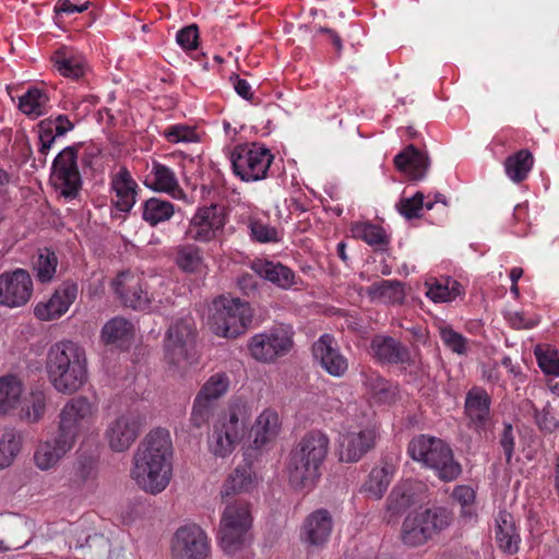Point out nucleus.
<instances>
[{
  "instance_id": "24",
  "label": "nucleus",
  "mask_w": 559,
  "mask_h": 559,
  "mask_svg": "<svg viewBox=\"0 0 559 559\" xmlns=\"http://www.w3.org/2000/svg\"><path fill=\"white\" fill-rule=\"evenodd\" d=\"M78 297V285L74 282H63L47 302L35 307V316L43 321H50L63 316Z\"/></svg>"
},
{
  "instance_id": "52",
  "label": "nucleus",
  "mask_w": 559,
  "mask_h": 559,
  "mask_svg": "<svg viewBox=\"0 0 559 559\" xmlns=\"http://www.w3.org/2000/svg\"><path fill=\"white\" fill-rule=\"evenodd\" d=\"M57 265L58 259L55 252L49 249L41 250L34 262V270L38 281L41 283L50 282L56 273Z\"/></svg>"
},
{
  "instance_id": "49",
  "label": "nucleus",
  "mask_w": 559,
  "mask_h": 559,
  "mask_svg": "<svg viewBox=\"0 0 559 559\" xmlns=\"http://www.w3.org/2000/svg\"><path fill=\"white\" fill-rule=\"evenodd\" d=\"M425 195L423 192H416L413 197H402L395 204L397 212L406 219L418 218L421 216L424 207L431 210L433 202L424 203Z\"/></svg>"
},
{
  "instance_id": "2",
  "label": "nucleus",
  "mask_w": 559,
  "mask_h": 559,
  "mask_svg": "<svg viewBox=\"0 0 559 559\" xmlns=\"http://www.w3.org/2000/svg\"><path fill=\"white\" fill-rule=\"evenodd\" d=\"M46 370L56 391L73 394L87 381L85 350L72 341L53 344L47 354Z\"/></svg>"
},
{
  "instance_id": "1",
  "label": "nucleus",
  "mask_w": 559,
  "mask_h": 559,
  "mask_svg": "<svg viewBox=\"0 0 559 559\" xmlns=\"http://www.w3.org/2000/svg\"><path fill=\"white\" fill-rule=\"evenodd\" d=\"M173 442L167 429L151 430L133 454L131 478L142 489H166L171 479Z\"/></svg>"
},
{
  "instance_id": "47",
  "label": "nucleus",
  "mask_w": 559,
  "mask_h": 559,
  "mask_svg": "<svg viewBox=\"0 0 559 559\" xmlns=\"http://www.w3.org/2000/svg\"><path fill=\"white\" fill-rule=\"evenodd\" d=\"M48 96L39 88H29L20 97L19 108L27 116L39 117L45 114Z\"/></svg>"
},
{
  "instance_id": "31",
  "label": "nucleus",
  "mask_w": 559,
  "mask_h": 559,
  "mask_svg": "<svg viewBox=\"0 0 559 559\" xmlns=\"http://www.w3.org/2000/svg\"><path fill=\"white\" fill-rule=\"evenodd\" d=\"M332 532V519L324 509L312 512L305 521L302 536L313 546H322L328 542Z\"/></svg>"
},
{
  "instance_id": "29",
  "label": "nucleus",
  "mask_w": 559,
  "mask_h": 559,
  "mask_svg": "<svg viewBox=\"0 0 559 559\" xmlns=\"http://www.w3.org/2000/svg\"><path fill=\"white\" fill-rule=\"evenodd\" d=\"M394 164L409 179L420 180L428 171L429 158L425 153L411 144L394 157Z\"/></svg>"
},
{
  "instance_id": "59",
  "label": "nucleus",
  "mask_w": 559,
  "mask_h": 559,
  "mask_svg": "<svg viewBox=\"0 0 559 559\" xmlns=\"http://www.w3.org/2000/svg\"><path fill=\"white\" fill-rule=\"evenodd\" d=\"M535 356L539 368L547 374L559 376V358L557 353L551 349H543L542 346L535 348Z\"/></svg>"
},
{
  "instance_id": "51",
  "label": "nucleus",
  "mask_w": 559,
  "mask_h": 559,
  "mask_svg": "<svg viewBox=\"0 0 559 559\" xmlns=\"http://www.w3.org/2000/svg\"><path fill=\"white\" fill-rule=\"evenodd\" d=\"M525 405L534 417L535 424L540 431L551 433L559 428V420L552 414V408L547 403L542 409H538L531 401H526Z\"/></svg>"
},
{
  "instance_id": "11",
  "label": "nucleus",
  "mask_w": 559,
  "mask_h": 559,
  "mask_svg": "<svg viewBox=\"0 0 559 559\" xmlns=\"http://www.w3.org/2000/svg\"><path fill=\"white\" fill-rule=\"evenodd\" d=\"M97 417L95 402L82 395L72 397L60 409L57 433L74 445L81 435L94 427Z\"/></svg>"
},
{
  "instance_id": "46",
  "label": "nucleus",
  "mask_w": 559,
  "mask_h": 559,
  "mask_svg": "<svg viewBox=\"0 0 559 559\" xmlns=\"http://www.w3.org/2000/svg\"><path fill=\"white\" fill-rule=\"evenodd\" d=\"M22 447L21 435L13 430L7 429L0 437V469L12 464L15 456L20 453Z\"/></svg>"
},
{
  "instance_id": "14",
  "label": "nucleus",
  "mask_w": 559,
  "mask_h": 559,
  "mask_svg": "<svg viewBox=\"0 0 559 559\" xmlns=\"http://www.w3.org/2000/svg\"><path fill=\"white\" fill-rule=\"evenodd\" d=\"M290 326L277 325L253 335L248 344L251 356L262 362H273L286 356L294 346Z\"/></svg>"
},
{
  "instance_id": "39",
  "label": "nucleus",
  "mask_w": 559,
  "mask_h": 559,
  "mask_svg": "<svg viewBox=\"0 0 559 559\" xmlns=\"http://www.w3.org/2000/svg\"><path fill=\"white\" fill-rule=\"evenodd\" d=\"M426 296L433 302H449L464 293L463 286L451 277L426 282Z\"/></svg>"
},
{
  "instance_id": "19",
  "label": "nucleus",
  "mask_w": 559,
  "mask_h": 559,
  "mask_svg": "<svg viewBox=\"0 0 559 559\" xmlns=\"http://www.w3.org/2000/svg\"><path fill=\"white\" fill-rule=\"evenodd\" d=\"M491 397L480 386H473L465 395L464 417L466 427L477 435L488 430L491 425Z\"/></svg>"
},
{
  "instance_id": "41",
  "label": "nucleus",
  "mask_w": 559,
  "mask_h": 559,
  "mask_svg": "<svg viewBox=\"0 0 559 559\" xmlns=\"http://www.w3.org/2000/svg\"><path fill=\"white\" fill-rule=\"evenodd\" d=\"M369 295L388 304H402L405 298L403 284L396 280H382L369 287Z\"/></svg>"
},
{
  "instance_id": "33",
  "label": "nucleus",
  "mask_w": 559,
  "mask_h": 559,
  "mask_svg": "<svg viewBox=\"0 0 559 559\" xmlns=\"http://www.w3.org/2000/svg\"><path fill=\"white\" fill-rule=\"evenodd\" d=\"M362 383L369 397L377 404L390 405L396 399V386L376 371L362 373Z\"/></svg>"
},
{
  "instance_id": "12",
  "label": "nucleus",
  "mask_w": 559,
  "mask_h": 559,
  "mask_svg": "<svg viewBox=\"0 0 559 559\" xmlns=\"http://www.w3.org/2000/svg\"><path fill=\"white\" fill-rule=\"evenodd\" d=\"M273 159L271 151L258 143L238 145L230 154L234 174L247 182L266 178Z\"/></svg>"
},
{
  "instance_id": "20",
  "label": "nucleus",
  "mask_w": 559,
  "mask_h": 559,
  "mask_svg": "<svg viewBox=\"0 0 559 559\" xmlns=\"http://www.w3.org/2000/svg\"><path fill=\"white\" fill-rule=\"evenodd\" d=\"M33 282L27 271L17 269L0 275V305L24 306L32 297Z\"/></svg>"
},
{
  "instance_id": "28",
  "label": "nucleus",
  "mask_w": 559,
  "mask_h": 559,
  "mask_svg": "<svg viewBox=\"0 0 559 559\" xmlns=\"http://www.w3.org/2000/svg\"><path fill=\"white\" fill-rule=\"evenodd\" d=\"M251 270L265 281L282 289H289L298 284V277L288 266L266 259H254Z\"/></svg>"
},
{
  "instance_id": "45",
  "label": "nucleus",
  "mask_w": 559,
  "mask_h": 559,
  "mask_svg": "<svg viewBox=\"0 0 559 559\" xmlns=\"http://www.w3.org/2000/svg\"><path fill=\"white\" fill-rule=\"evenodd\" d=\"M229 384V377L225 372H217L205 381L197 395L217 405V401L227 393Z\"/></svg>"
},
{
  "instance_id": "30",
  "label": "nucleus",
  "mask_w": 559,
  "mask_h": 559,
  "mask_svg": "<svg viewBox=\"0 0 559 559\" xmlns=\"http://www.w3.org/2000/svg\"><path fill=\"white\" fill-rule=\"evenodd\" d=\"M72 448V443L57 433L52 441H45L37 445L34 452V463L41 471L50 469L55 467Z\"/></svg>"
},
{
  "instance_id": "13",
  "label": "nucleus",
  "mask_w": 559,
  "mask_h": 559,
  "mask_svg": "<svg viewBox=\"0 0 559 559\" xmlns=\"http://www.w3.org/2000/svg\"><path fill=\"white\" fill-rule=\"evenodd\" d=\"M146 426V416L136 408L117 414L106 426L104 438L111 451L121 453L129 450Z\"/></svg>"
},
{
  "instance_id": "21",
  "label": "nucleus",
  "mask_w": 559,
  "mask_h": 559,
  "mask_svg": "<svg viewBox=\"0 0 559 559\" xmlns=\"http://www.w3.org/2000/svg\"><path fill=\"white\" fill-rule=\"evenodd\" d=\"M112 285L123 305L134 310H144L155 300V296L148 294L143 280L129 271L121 272Z\"/></svg>"
},
{
  "instance_id": "57",
  "label": "nucleus",
  "mask_w": 559,
  "mask_h": 559,
  "mask_svg": "<svg viewBox=\"0 0 559 559\" xmlns=\"http://www.w3.org/2000/svg\"><path fill=\"white\" fill-rule=\"evenodd\" d=\"M163 135L170 143H189L199 140L194 128L181 123L167 127L163 131Z\"/></svg>"
},
{
  "instance_id": "64",
  "label": "nucleus",
  "mask_w": 559,
  "mask_h": 559,
  "mask_svg": "<svg viewBox=\"0 0 559 559\" xmlns=\"http://www.w3.org/2000/svg\"><path fill=\"white\" fill-rule=\"evenodd\" d=\"M454 493H459L456 499L462 506V515L472 518L475 514L472 507L476 498L475 491H454Z\"/></svg>"
},
{
  "instance_id": "9",
  "label": "nucleus",
  "mask_w": 559,
  "mask_h": 559,
  "mask_svg": "<svg viewBox=\"0 0 559 559\" xmlns=\"http://www.w3.org/2000/svg\"><path fill=\"white\" fill-rule=\"evenodd\" d=\"M452 520V513L443 507H431L411 513L402 525V540L412 547L423 545L445 530Z\"/></svg>"
},
{
  "instance_id": "56",
  "label": "nucleus",
  "mask_w": 559,
  "mask_h": 559,
  "mask_svg": "<svg viewBox=\"0 0 559 559\" xmlns=\"http://www.w3.org/2000/svg\"><path fill=\"white\" fill-rule=\"evenodd\" d=\"M395 475V467L392 464L384 463L371 469L366 489H386Z\"/></svg>"
},
{
  "instance_id": "7",
  "label": "nucleus",
  "mask_w": 559,
  "mask_h": 559,
  "mask_svg": "<svg viewBox=\"0 0 559 559\" xmlns=\"http://www.w3.org/2000/svg\"><path fill=\"white\" fill-rule=\"evenodd\" d=\"M411 457L435 471L443 481H452L462 473V467L454 460L452 449L440 438L428 435L414 437L407 447Z\"/></svg>"
},
{
  "instance_id": "63",
  "label": "nucleus",
  "mask_w": 559,
  "mask_h": 559,
  "mask_svg": "<svg viewBox=\"0 0 559 559\" xmlns=\"http://www.w3.org/2000/svg\"><path fill=\"white\" fill-rule=\"evenodd\" d=\"M506 319L508 320L509 324L513 329H532L537 324V321L531 318H525L522 312L513 311L508 312L506 316Z\"/></svg>"
},
{
  "instance_id": "36",
  "label": "nucleus",
  "mask_w": 559,
  "mask_h": 559,
  "mask_svg": "<svg viewBox=\"0 0 559 559\" xmlns=\"http://www.w3.org/2000/svg\"><path fill=\"white\" fill-rule=\"evenodd\" d=\"M46 409L47 394L45 391L36 389L31 391L28 396L24 399L19 417L27 424H36L44 418Z\"/></svg>"
},
{
  "instance_id": "37",
  "label": "nucleus",
  "mask_w": 559,
  "mask_h": 559,
  "mask_svg": "<svg viewBox=\"0 0 559 559\" xmlns=\"http://www.w3.org/2000/svg\"><path fill=\"white\" fill-rule=\"evenodd\" d=\"M533 165V154L528 150H520L506 158L504 171L510 180L520 183L526 179Z\"/></svg>"
},
{
  "instance_id": "34",
  "label": "nucleus",
  "mask_w": 559,
  "mask_h": 559,
  "mask_svg": "<svg viewBox=\"0 0 559 559\" xmlns=\"http://www.w3.org/2000/svg\"><path fill=\"white\" fill-rule=\"evenodd\" d=\"M496 540L500 549L510 555L519 550L520 535L516 533L513 516L507 511H500L496 519Z\"/></svg>"
},
{
  "instance_id": "3",
  "label": "nucleus",
  "mask_w": 559,
  "mask_h": 559,
  "mask_svg": "<svg viewBox=\"0 0 559 559\" xmlns=\"http://www.w3.org/2000/svg\"><path fill=\"white\" fill-rule=\"evenodd\" d=\"M329 449L330 439L322 431L311 430L305 433L289 453V484L296 488L314 487L321 477V468Z\"/></svg>"
},
{
  "instance_id": "10",
  "label": "nucleus",
  "mask_w": 559,
  "mask_h": 559,
  "mask_svg": "<svg viewBox=\"0 0 559 559\" xmlns=\"http://www.w3.org/2000/svg\"><path fill=\"white\" fill-rule=\"evenodd\" d=\"M251 319L249 304L239 298L221 296L213 302L210 325L217 336L235 338L245 333Z\"/></svg>"
},
{
  "instance_id": "42",
  "label": "nucleus",
  "mask_w": 559,
  "mask_h": 559,
  "mask_svg": "<svg viewBox=\"0 0 559 559\" xmlns=\"http://www.w3.org/2000/svg\"><path fill=\"white\" fill-rule=\"evenodd\" d=\"M133 325L122 317L109 320L102 329V340L105 344H119L132 337Z\"/></svg>"
},
{
  "instance_id": "22",
  "label": "nucleus",
  "mask_w": 559,
  "mask_h": 559,
  "mask_svg": "<svg viewBox=\"0 0 559 559\" xmlns=\"http://www.w3.org/2000/svg\"><path fill=\"white\" fill-rule=\"evenodd\" d=\"M376 440L377 430L374 427H368L358 432L342 433L338 438L340 460L346 463L358 462L374 447Z\"/></svg>"
},
{
  "instance_id": "60",
  "label": "nucleus",
  "mask_w": 559,
  "mask_h": 559,
  "mask_svg": "<svg viewBox=\"0 0 559 559\" xmlns=\"http://www.w3.org/2000/svg\"><path fill=\"white\" fill-rule=\"evenodd\" d=\"M177 44L185 50L195 49L199 40V28L195 24L181 28L176 35Z\"/></svg>"
},
{
  "instance_id": "50",
  "label": "nucleus",
  "mask_w": 559,
  "mask_h": 559,
  "mask_svg": "<svg viewBox=\"0 0 559 559\" xmlns=\"http://www.w3.org/2000/svg\"><path fill=\"white\" fill-rule=\"evenodd\" d=\"M176 264L183 272H197L202 264L201 250L193 245L178 247L176 253Z\"/></svg>"
},
{
  "instance_id": "53",
  "label": "nucleus",
  "mask_w": 559,
  "mask_h": 559,
  "mask_svg": "<svg viewBox=\"0 0 559 559\" xmlns=\"http://www.w3.org/2000/svg\"><path fill=\"white\" fill-rule=\"evenodd\" d=\"M248 228L250 231V238L253 241L261 243L280 241L277 229L259 218L250 217L248 221Z\"/></svg>"
},
{
  "instance_id": "35",
  "label": "nucleus",
  "mask_w": 559,
  "mask_h": 559,
  "mask_svg": "<svg viewBox=\"0 0 559 559\" xmlns=\"http://www.w3.org/2000/svg\"><path fill=\"white\" fill-rule=\"evenodd\" d=\"M51 60L57 71L62 76L78 80L84 74L85 68L83 58L75 55L67 47L56 50Z\"/></svg>"
},
{
  "instance_id": "54",
  "label": "nucleus",
  "mask_w": 559,
  "mask_h": 559,
  "mask_svg": "<svg viewBox=\"0 0 559 559\" xmlns=\"http://www.w3.org/2000/svg\"><path fill=\"white\" fill-rule=\"evenodd\" d=\"M414 491H391L386 498V512L393 516L401 515L416 504Z\"/></svg>"
},
{
  "instance_id": "61",
  "label": "nucleus",
  "mask_w": 559,
  "mask_h": 559,
  "mask_svg": "<svg viewBox=\"0 0 559 559\" xmlns=\"http://www.w3.org/2000/svg\"><path fill=\"white\" fill-rule=\"evenodd\" d=\"M499 444L503 450L507 462H510L515 448V432L510 423H503V429L499 435Z\"/></svg>"
},
{
  "instance_id": "48",
  "label": "nucleus",
  "mask_w": 559,
  "mask_h": 559,
  "mask_svg": "<svg viewBox=\"0 0 559 559\" xmlns=\"http://www.w3.org/2000/svg\"><path fill=\"white\" fill-rule=\"evenodd\" d=\"M99 479L97 463L94 460L84 459L79 461L73 476V483L76 486L99 487L104 485Z\"/></svg>"
},
{
  "instance_id": "40",
  "label": "nucleus",
  "mask_w": 559,
  "mask_h": 559,
  "mask_svg": "<svg viewBox=\"0 0 559 559\" xmlns=\"http://www.w3.org/2000/svg\"><path fill=\"white\" fill-rule=\"evenodd\" d=\"M174 214V204L159 198H151L142 204V218L152 227L169 221Z\"/></svg>"
},
{
  "instance_id": "18",
  "label": "nucleus",
  "mask_w": 559,
  "mask_h": 559,
  "mask_svg": "<svg viewBox=\"0 0 559 559\" xmlns=\"http://www.w3.org/2000/svg\"><path fill=\"white\" fill-rule=\"evenodd\" d=\"M226 224L223 206L211 204L198 209L186 230V237L198 242H209L216 238Z\"/></svg>"
},
{
  "instance_id": "43",
  "label": "nucleus",
  "mask_w": 559,
  "mask_h": 559,
  "mask_svg": "<svg viewBox=\"0 0 559 559\" xmlns=\"http://www.w3.org/2000/svg\"><path fill=\"white\" fill-rule=\"evenodd\" d=\"M354 236L361 239L377 250H384L390 243V237L385 230L371 223H359L353 228Z\"/></svg>"
},
{
  "instance_id": "38",
  "label": "nucleus",
  "mask_w": 559,
  "mask_h": 559,
  "mask_svg": "<svg viewBox=\"0 0 559 559\" xmlns=\"http://www.w3.org/2000/svg\"><path fill=\"white\" fill-rule=\"evenodd\" d=\"M23 393V385L15 376L0 378V416L15 409Z\"/></svg>"
},
{
  "instance_id": "62",
  "label": "nucleus",
  "mask_w": 559,
  "mask_h": 559,
  "mask_svg": "<svg viewBox=\"0 0 559 559\" xmlns=\"http://www.w3.org/2000/svg\"><path fill=\"white\" fill-rule=\"evenodd\" d=\"M56 135L52 133L51 128L44 129L41 128L39 133V148L38 153L43 157L39 158V162L45 165L46 164V156L48 155L49 150L51 148L52 144L56 141Z\"/></svg>"
},
{
  "instance_id": "27",
  "label": "nucleus",
  "mask_w": 559,
  "mask_h": 559,
  "mask_svg": "<svg viewBox=\"0 0 559 559\" xmlns=\"http://www.w3.org/2000/svg\"><path fill=\"white\" fill-rule=\"evenodd\" d=\"M370 348L374 358L382 364L407 365L414 364L409 349L391 336H376Z\"/></svg>"
},
{
  "instance_id": "44",
  "label": "nucleus",
  "mask_w": 559,
  "mask_h": 559,
  "mask_svg": "<svg viewBox=\"0 0 559 559\" xmlns=\"http://www.w3.org/2000/svg\"><path fill=\"white\" fill-rule=\"evenodd\" d=\"M261 485L260 478L252 469V465L248 462L239 464L227 477L225 489H248L255 488Z\"/></svg>"
},
{
  "instance_id": "32",
  "label": "nucleus",
  "mask_w": 559,
  "mask_h": 559,
  "mask_svg": "<svg viewBox=\"0 0 559 559\" xmlns=\"http://www.w3.org/2000/svg\"><path fill=\"white\" fill-rule=\"evenodd\" d=\"M148 180L147 186L155 191L168 193L178 200L185 198L174 170L158 162H153Z\"/></svg>"
},
{
  "instance_id": "26",
  "label": "nucleus",
  "mask_w": 559,
  "mask_h": 559,
  "mask_svg": "<svg viewBox=\"0 0 559 559\" xmlns=\"http://www.w3.org/2000/svg\"><path fill=\"white\" fill-rule=\"evenodd\" d=\"M282 431V420L276 409L265 408L255 418L251 430V447L262 450L273 444Z\"/></svg>"
},
{
  "instance_id": "58",
  "label": "nucleus",
  "mask_w": 559,
  "mask_h": 559,
  "mask_svg": "<svg viewBox=\"0 0 559 559\" xmlns=\"http://www.w3.org/2000/svg\"><path fill=\"white\" fill-rule=\"evenodd\" d=\"M440 337L443 344L457 355H465L467 353V340L451 326H441Z\"/></svg>"
},
{
  "instance_id": "17",
  "label": "nucleus",
  "mask_w": 559,
  "mask_h": 559,
  "mask_svg": "<svg viewBox=\"0 0 559 559\" xmlns=\"http://www.w3.org/2000/svg\"><path fill=\"white\" fill-rule=\"evenodd\" d=\"M51 179L60 194L74 199L82 186L78 167V150L74 146L63 148L53 159Z\"/></svg>"
},
{
  "instance_id": "25",
  "label": "nucleus",
  "mask_w": 559,
  "mask_h": 559,
  "mask_svg": "<svg viewBox=\"0 0 559 559\" xmlns=\"http://www.w3.org/2000/svg\"><path fill=\"white\" fill-rule=\"evenodd\" d=\"M312 353L316 360L331 376L341 378L348 369L347 358L336 347L334 338L329 334H323L313 344Z\"/></svg>"
},
{
  "instance_id": "5",
  "label": "nucleus",
  "mask_w": 559,
  "mask_h": 559,
  "mask_svg": "<svg viewBox=\"0 0 559 559\" xmlns=\"http://www.w3.org/2000/svg\"><path fill=\"white\" fill-rule=\"evenodd\" d=\"M249 418L250 408L245 402L239 400L230 403L213 424L207 439L209 450L215 456H228L243 439Z\"/></svg>"
},
{
  "instance_id": "6",
  "label": "nucleus",
  "mask_w": 559,
  "mask_h": 559,
  "mask_svg": "<svg viewBox=\"0 0 559 559\" xmlns=\"http://www.w3.org/2000/svg\"><path fill=\"white\" fill-rule=\"evenodd\" d=\"M249 418L250 408L245 402L239 400L230 403L213 424L207 439L209 450L215 456H228L243 439Z\"/></svg>"
},
{
  "instance_id": "23",
  "label": "nucleus",
  "mask_w": 559,
  "mask_h": 559,
  "mask_svg": "<svg viewBox=\"0 0 559 559\" xmlns=\"http://www.w3.org/2000/svg\"><path fill=\"white\" fill-rule=\"evenodd\" d=\"M138 183L126 167H120L111 176L110 189L114 193L111 198L112 215L118 216L117 212L129 213L136 202Z\"/></svg>"
},
{
  "instance_id": "16",
  "label": "nucleus",
  "mask_w": 559,
  "mask_h": 559,
  "mask_svg": "<svg viewBox=\"0 0 559 559\" xmlns=\"http://www.w3.org/2000/svg\"><path fill=\"white\" fill-rule=\"evenodd\" d=\"M170 559H211V544L203 528L197 524L178 527L170 543Z\"/></svg>"
},
{
  "instance_id": "4",
  "label": "nucleus",
  "mask_w": 559,
  "mask_h": 559,
  "mask_svg": "<svg viewBox=\"0 0 559 559\" xmlns=\"http://www.w3.org/2000/svg\"><path fill=\"white\" fill-rule=\"evenodd\" d=\"M249 418L250 408L245 402L239 400L230 403L213 424L207 439L209 450L215 456H228L243 439Z\"/></svg>"
},
{
  "instance_id": "8",
  "label": "nucleus",
  "mask_w": 559,
  "mask_h": 559,
  "mask_svg": "<svg viewBox=\"0 0 559 559\" xmlns=\"http://www.w3.org/2000/svg\"><path fill=\"white\" fill-rule=\"evenodd\" d=\"M251 525L249 502L236 499L226 506L218 531L219 545L226 555L233 556L245 547Z\"/></svg>"
},
{
  "instance_id": "15",
  "label": "nucleus",
  "mask_w": 559,
  "mask_h": 559,
  "mask_svg": "<svg viewBox=\"0 0 559 559\" xmlns=\"http://www.w3.org/2000/svg\"><path fill=\"white\" fill-rule=\"evenodd\" d=\"M197 326L192 317L187 316L175 321L165 338V357L175 366L188 362L194 356Z\"/></svg>"
},
{
  "instance_id": "55",
  "label": "nucleus",
  "mask_w": 559,
  "mask_h": 559,
  "mask_svg": "<svg viewBox=\"0 0 559 559\" xmlns=\"http://www.w3.org/2000/svg\"><path fill=\"white\" fill-rule=\"evenodd\" d=\"M217 405L203 400L197 395L193 401V406L190 415V423L194 428H202L209 424L210 418L213 416Z\"/></svg>"
}]
</instances>
